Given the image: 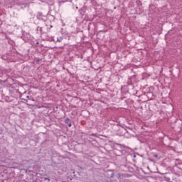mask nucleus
Masks as SVG:
<instances>
[{"mask_svg":"<svg viewBox=\"0 0 182 182\" xmlns=\"http://www.w3.org/2000/svg\"><path fill=\"white\" fill-rule=\"evenodd\" d=\"M26 98L31 100V97L29 95L26 96Z\"/></svg>","mask_w":182,"mask_h":182,"instance_id":"obj_11","label":"nucleus"},{"mask_svg":"<svg viewBox=\"0 0 182 182\" xmlns=\"http://www.w3.org/2000/svg\"><path fill=\"white\" fill-rule=\"evenodd\" d=\"M68 181H72V176H68Z\"/></svg>","mask_w":182,"mask_h":182,"instance_id":"obj_6","label":"nucleus"},{"mask_svg":"<svg viewBox=\"0 0 182 182\" xmlns=\"http://www.w3.org/2000/svg\"><path fill=\"white\" fill-rule=\"evenodd\" d=\"M113 122H114V121L109 120V124H113Z\"/></svg>","mask_w":182,"mask_h":182,"instance_id":"obj_8","label":"nucleus"},{"mask_svg":"<svg viewBox=\"0 0 182 182\" xmlns=\"http://www.w3.org/2000/svg\"><path fill=\"white\" fill-rule=\"evenodd\" d=\"M50 28H53V26H50Z\"/></svg>","mask_w":182,"mask_h":182,"instance_id":"obj_12","label":"nucleus"},{"mask_svg":"<svg viewBox=\"0 0 182 182\" xmlns=\"http://www.w3.org/2000/svg\"><path fill=\"white\" fill-rule=\"evenodd\" d=\"M62 41H63V38H62V37H59L57 38V42L60 43V42H62Z\"/></svg>","mask_w":182,"mask_h":182,"instance_id":"obj_4","label":"nucleus"},{"mask_svg":"<svg viewBox=\"0 0 182 182\" xmlns=\"http://www.w3.org/2000/svg\"><path fill=\"white\" fill-rule=\"evenodd\" d=\"M117 126H118V127H119V126H120V125H119V124H117Z\"/></svg>","mask_w":182,"mask_h":182,"instance_id":"obj_13","label":"nucleus"},{"mask_svg":"<svg viewBox=\"0 0 182 182\" xmlns=\"http://www.w3.org/2000/svg\"><path fill=\"white\" fill-rule=\"evenodd\" d=\"M37 31H40V32H41V33H43V30H42V27H38V28H37Z\"/></svg>","mask_w":182,"mask_h":182,"instance_id":"obj_5","label":"nucleus"},{"mask_svg":"<svg viewBox=\"0 0 182 182\" xmlns=\"http://www.w3.org/2000/svg\"><path fill=\"white\" fill-rule=\"evenodd\" d=\"M38 21H46V16L43 15V13L38 11L36 16Z\"/></svg>","mask_w":182,"mask_h":182,"instance_id":"obj_2","label":"nucleus"},{"mask_svg":"<svg viewBox=\"0 0 182 182\" xmlns=\"http://www.w3.org/2000/svg\"><path fill=\"white\" fill-rule=\"evenodd\" d=\"M114 176V173H111V175H110V178H113V176Z\"/></svg>","mask_w":182,"mask_h":182,"instance_id":"obj_9","label":"nucleus"},{"mask_svg":"<svg viewBox=\"0 0 182 182\" xmlns=\"http://www.w3.org/2000/svg\"><path fill=\"white\" fill-rule=\"evenodd\" d=\"M134 157H136V155H134Z\"/></svg>","mask_w":182,"mask_h":182,"instance_id":"obj_14","label":"nucleus"},{"mask_svg":"<svg viewBox=\"0 0 182 182\" xmlns=\"http://www.w3.org/2000/svg\"><path fill=\"white\" fill-rule=\"evenodd\" d=\"M65 124H68L70 122V119L69 118H66L64 121Z\"/></svg>","mask_w":182,"mask_h":182,"instance_id":"obj_3","label":"nucleus"},{"mask_svg":"<svg viewBox=\"0 0 182 182\" xmlns=\"http://www.w3.org/2000/svg\"><path fill=\"white\" fill-rule=\"evenodd\" d=\"M68 127H72V123H71V122H68Z\"/></svg>","mask_w":182,"mask_h":182,"instance_id":"obj_7","label":"nucleus"},{"mask_svg":"<svg viewBox=\"0 0 182 182\" xmlns=\"http://www.w3.org/2000/svg\"><path fill=\"white\" fill-rule=\"evenodd\" d=\"M121 128H119L117 130V134H120V136H124V134H126V133H127L128 134H130V133L129 132V131H127V129H124V127H120Z\"/></svg>","mask_w":182,"mask_h":182,"instance_id":"obj_1","label":"nucleus"},{"mask_svg":"<svg viewBox=\"0 0 182 182\" xmlns=\"http://www.w3.org/2000/svg\"><path fill=\"white\" fill-rule=\"evenodd\" d=\"M45 180H48V181H50V179H49V178H45Z\"/></svg>","mask_w":182,"mask_h":182,"instance_id":"obj_10","label":"nucleus"}]
</instances>
